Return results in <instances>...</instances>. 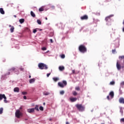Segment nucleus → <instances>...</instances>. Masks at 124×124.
I'll use <instances>...</instances> for the list:
<instances>
[{
	"label": "nucleus",
	"mask_w": 124,
	"mask_h": 124,
	"mask_svg": "<svg viewBox=\"0 0 124 124\" xmlns=\"http://www.w3.org/2000/svg\"><path fill=\"white\" fill-rule=\"evenodd\" d=\"M119 59L120 60V61H122V60H124V56H119Z\"/></svg>",
	"instance_id": "27"
},
{
	"label": "nucleus",
	"mask_w": 124,
	"mask_h": 124,
	"mask_svg": "<svg viewBox=\"0 0 124 124\" xmlns=\"http://www.w3.org/2000/svg\"><path fill=\"white\" fill-rule=\"evenodd\" d=\"M38 105H36L34 108V110H36L38 112L39 111V109L38 108Z\"/></svg>",
	"instance_id": "24"
},
{
	"label": "nucleus",
	"mask_w": 124,
	"mask_h": 124,
	"mask_svg": "<svg viewBox=\"0 0 124 124\" xmlns=\"http://www.w3.org/2000/svg\"><path fill=\"white\" fill-rule=\"evenodd\" d=\"M66 85H67V82L65 80H63L62 82H58V86L60 88H64Z\"/></svg>",
	"instance_id": "4"
},
{
	"label": "nucleus",
	"mask_w": 124,
	"mask_h": 124,
	"mask_svg": "<svg viewBox=\"0 0 124 124\" xmlns=\"http://www.w3.org/2000/svg\"><path fill=\"white\" fill-rule=\"evenodd\" d=\"M3 98L4 102H5V103H7V100H6V96H5V97H4Z\"/></svg>",
	"instance_id": "31"
},
{
	"label": "nucleus",
	"mask_w": 124,
	"mask_h": 124,
	"mask_svg": "<svg viewBox=\"0 0 124 124\" xmlns=\"http://www.w3.org/2000/svg\"><path fill=\"white\" fill-rule=\"evenodd\" d=\"M119 102L121 104H124V98L123 97H120L119 99Z\"/></svg>",
	"instance_id": "9"
},
{
	"label": "nucleus",
	"mask_w": 124,
	"mask_h": 124,
	"mask_svg": "<svg viewBox=\"0 0 124 124\" xmlns=\"http://www.w3.org/2000/svg\"><path fill=\"white\" fill-rule=\"evenodd\" d=\"M27 112L30 113H33L34 112V108L28 109Z\"/></svg>",
	"instance_id": "11"
},
{
	"label": "nucleus",
	"mask_w": 124,
	"mask_h": 124,
	"mask_svg": "<svg viewBox=\"0 0 124 124\" xmlns=\"http://www.w3.org/2000/svg\"><path fill=\"white\" fill-rule=\"evenodd\" d=\"M31 16H32V17H35V14L32 11L31 12Z\"/></svg>",
	"instance_id": "22"
},
{
	"label": "nucleus",
	"mask_w": 124,
	"mask_h": 124,
	"mask_svg": "<svg viewBox=\"0 0 124 124\" xmlns=\"http://www.w3.org/2000/svg\"><path fill=\"white\" fill-rule=\"evenodd\" d=\"M77 94H78L77 92H76V91H74L73 92V95H74V96H76Z\"/></svg>",
	"instance_id": "29"
},
{
	"label": "nucleus",
	"mask_w": 124,
	"mask_h": 124,
	"mask_svg": "<svg viewBox=\"0 0 124 124\" xmlns=\"http://www.w3.org/2000/svg\"><path fill=\"white\" fill-rule=\"evenodd\" d=\"M109 95H110L111 98H114V92H113V91L110 92L109 93Z\"/></svg>",
	"instance_id": "12"
},
{
	"label": "nucleus",
	"mask_w": 124,
	"mask_h": 124,
	"mask_svg": "<svg viewBox=\"0 0 124 124\" xmlns=\"http://www.w3.org/2000/svg\"><path fill=\"white\" fill-rule=\"evenodd\" d=\"M78 50L80 53H82L83 54L87 53V47L83 45H81L79 46Z\"/></svg>",
	"instance_id": "1"
},
{
	"label": "nucleus",
	"mask_w": 124,
	"mask_h": 124,
	"mask_svg": "<svg viewBox=\"0 0 124 124\" xmlns=\"http://www.w3.org/2000/svg\"><path fill=\"white\" fill-rule=\"evenodd\" d=\"M2 112H3V108H0V115H1V114H2Z\"/></svg>",
	"instance_id": "26"
},
{
	"label": "nucleus",
	"mask_w": 124,
	"mask_h": 124,
	"mask_svg": "<svg viewBox=\"0 0 124 124\" xmlns=\"http://www.w3.org/2000/svg\"><path fill=\"white\" fill-rule=\"evenodd\" d=\"M120 121L122 122V123H124V118H122Z\"/></svg>",
	"instance_id": "44"
},
{
	"label": "nucleus",
	"mask_w": 124,
	"mask_h": 124,
	"mask_svg": "<svg viewBox=\"0 0 124 124\" xmlns=\"http://www.w3.org/2000/svg\"><path fill=\"white\" fill-rule=\"evenodd\" d=\"M120 112L121 113L122 115H123L124 114V110H123V108H120Z\"/></svg>",
	"instance_id": "25"
},
{
	"label": "nucleus",
	"mask_w": 124,
	"mask_h": 124,
	"mask_svg": "<svg viewBox=\"0 0 124 124\" xmlns=\"http://www.w3.org/2000/svg\"><path fill=\"white\" fill-rule=\"evenodd\" d=\"M62 59H64V58H65V55L64 54H62L61 56Z\"/></svg>",
	"instance_id": "36"
},
{
	"label": "nucleus",
	"mask_w": 124,
	"mask_h": 124,
	"mask_svg": "<svg viewBox=\"0 0 124 124\" xmlns=\"http://www.w3.org/2000/svg\"><path fill=\"white\" fill-rule=\"evenodd\" d=\"M112 54H115V53H116V49H112Z\"/></svg>",
	"instance_id": "39"
},
{
	"label": "nucleus",
	"mask_w": 124,
	"mask_h": 124,
	"mask_svg": "<svg viewBox=\"0 0 124 124\" xmlns=\"http://www.w3.org/2000/svg\"><path fill=\"white\" fill-rule=\"evenodd\" d=\"M50 75H51V73H48V74H47V75H46L47 77H49V76H50Z\"/></svg>",
	"instance_id": "45"
},
{
	"label": "nucleus",
	"mask_w": 124,
	"mask_h": 124,
	"mask_svg": "<svg viewBox=\"0 0 124 124\" xmlns=\"http://www.w3.org/2000/svg\"><path fill=\"white\" fill-rule=\"evenodd\" d=\"M76 107L80 112H83V111H85V106L82 105V104H77L76 105Z\"/></svg>",
	"instance_id": "2"
},
{
	"label": "nucleus",
	"mask_w": 124,
	"mask_h": 124,
	"mask_svg": "<svg viewBox=\"0 0 124 124\" xmlns=\"http://www.w3.org/2000/svg\"><path fill=\"white\" fill-rule=\"evenodd\" d=\"M22 94H23V95H25L26 94H28V93H27L26 92H23L22 93Z\"/></svg>",
	"instance_id": "37"
},
{
	"label": "nucleus",
	"mask_w": 124,
	"mask_h": 124,
	"mask_svg": "<svg viewBox=\"0 0 124 124\" xmlns=\"http://www.w3.org/2000/svg\"><path fill=\"white\" fill-rule=\"evenodd\" d=\"M15 28L14 26H12L11 29H10V31L11 32H13L14 31V30H15Z\"/></svg>",
	"instance_id": "21"
},
{
	"label": "nucleus",
	"mask_w": 124,
	"mask_h": 124,
	"mask_svg": "<svg viewBox=\"0 0 124 124\" xmlns=\"http://www.w3.org/2000/svg\"><path fill=\"white\" fill-rule=\"evenodd\" d=\"M37 30H39V29L38 28L35 29H33V33H35L36 32V31H37Z\"/></svg>",
	"instance_id": "32"
},
{
	"label": "nucleus",
	"mask_w": 124,
	"mask_h": 124,
	"mask_svg": "<svg viewBox=\"0 0 124 124\" xmlns=\"http://www.w3.org/2000/svg\"><path fill=\"white\" fill-rule=\"evenodd\" d=\"M109 85H115V81H111V82L109 83Z\"/></svg>",
	"instance_id": "28"
},
{
	"label": "nucleus",
	"mask_w": 124,
	"mask_h": 124,
	"mask_svg": "<svg viewBox=\"0 0 124 124\" xmlns=\"http://www.w3.org/2000/svg\"><path fill=\"white\" fill-rule=\"evenodd\" d=\"M44 11V9H43V8H40L39 9V11H40V12H41L42 11Z\"/></svg>",
	"instance_id": "34"
},
{
	"label": "nucleus",
	"mask_w": 124,
	"mask_h": 124,
	"mask_svg": "<svg viewBox=\"0 0 124 124\" xmlns=\"http://www.w3.org/2000/svg\"><path fill=\"white\" fill-rule=\"evenodd\" d=\"M49 121H52V119L49 118Z\"/></svg>",
	"instance_id": "51"
},
{
	"label": "nucleus",
	"mask_w": 124,
	"mask_h": 124,
	"mask_svg": "<svg viewBox=\"0 0 124 124\" xmlns=\"http://www.w3.org/2000/svg\"><path fill=\"white\" fill-rule=\"evenodd\" d=\"M110 18H111V16H107V17H106L105 20L106 21V22H108L109 20H110Z\"/></svg>",
	"instance_id": "18"
},
{
	"label": "nucleus",
	"mask_w": 124,
	"mask_h": 124,
	"mask_svg": "<svg viewBox=\"0 0 124 124\" xmlns=\"http://www.w3.org/2000/svg\"><path fill=\"white\" fill-rule=\"evenodd\" d=\"M20 71H24V68H19Z\"/></svg>",
	"instance_id": "43"
},
{
	"label": "nucleus",
	"mask_w": 124,
	"mask_h": 124,
	"mask_svg": "<svg viewBox=\"0 0 124 124\" xmlns=\"http://www.w3.org/2000/svg\"><path fill=\"white\" fill-rule=\"evenodd\" d=\"M59 70H60V71H62L63 70H64V66H60L59 67Z\"/></svg>",
	"instance_id": "15"
},
{
	"label": "nucleus",
	"mask_w": 124,
	"mask_h": 124,
	"mask_svg": "<svg viewBox=\"0 0 124 124\" xmlns=\"http://www.w3.org/2000/svg\"><path fill=\"white\" fill-rule=\"evenodd\" d=\"M23 98H24V99H27V96H24Z\"/></svg>",
	"instance_id": "49"
},
{
	"label": "nucleus",
	"mask_w": 124,
	"mask_h": 124,
	"mask_svg": "<svg viewBox=\"0 0 124 124\" xmlns=\"http://www.w3.org/2000/svg\"><path fill=\"white\" fill-rule=\"evenodd\" d=\"M60 94H61L62 95L64 94V91H61L60 92Z\"/></svg>",
	"instance_id": "33"
},
{
	"label": "nucleus",
	"mask_w": 124,
	"mask_h": 124,
	"mask_svg": "<svg viewBox=\"0 0 124 124\" xmlns=\"http://www.w3.org/2000/svg\"><path fill=\"white\" fill-rule=\"evenodd\" d=\"M39 109L41 110V111H43L44 110V108L43 107L41 106L39 107Z\"/></svg>",
	"instance_id": "38"
},
{
	"label": "nucleus",
	"mask_w": 124,
	"mask_h": 124,
	"mask_svg": "<svg viewBox=\"0 0 124 124\" xmlns=\"http://www.w3.org/2000/svg\"><path fill=\"white\" fill-rule=\"evenodd\" d=\"M9 27H10L11 28V27H12V26H11V25H9Z\"/></svg>",
	"instance_id": "53"
},
{
	"label": "nucleus",
	"mask_w": 124,
	"mask_h": 124,
	"mask_svg": "<svg viewBox=\"0 0 124 124\" xmlns=\"http://www.w3.org/2000/svg\"><path fill=\"white\" fill-rule=\"evenodd\" d=\"M45 103H43V105H45Z\"/></svg>",
	"instance_id": "55"
},
{
	"label": "nucleus",
	"mask_w": 124,
	"mask_h": 124,
	"mask_svg": "<svg viewBox=\"0 0 124 124\" xmlns=\"http://www.w3.org/2000/svg\"><path fill=\"white\" fill-rule=\"evenodd\" d=\"M46 20H48V18L47 17L45 18Z\"/></svg>",
	"instance_id": "52"
},
{
	"label": "nucleus",
	"mask_w": 124,
	"mask_h": 124,
	"mask_svg": "<svg viewBox=\"0 0 124 124\" xmlns=\"http://www.w3.org/2000/svg\"><path fill=\"white\" fill-rule=\"evenodd\" d=\"M44 95H49L50 94V93L48 92H45L43 93Z\"/></svg>",
	"instance_id": "20"
},
{
	"label": "nucleus",
	"mask_w": 124,
	"mask_h": 124,
	"mask_svg": "<svg viewBox=\"0 0 124 124\" xmlns=\"http://www.w3.org/2000/svg\"><path fill=\"white\" fill-rule=\"evenodd\" d=\"M40 31H42V29L40 30Z\"/></svg>",
	"instance_id": "57"
},
{
	"label": "nucleus",
	"mask_w": 124,
	"mask_h": 124,
	"mask_svg": "<svg viewBox=\"0 0 124 124\" xmlns=\"http://www.w3.org/2000/svg\"><path fill=\"white\" fill-rule=\"evenodd\" d=\"M52 79L54 82H57V81H59V78H53Z\"/></svg>",
	"instance_id": "23"
},
{
	"label": "nucleus",
	"mask_w": 124,
	"mask_h": 124,
	"mask_svg": "<svg viewBox=\"0 0 124 124\" xmlns=\"http://www.w3.org/2000/svg\"><path fill=\"white\" fill-rule=\"evenodd\" d=\"M35 81V78H32L30 80L29 82L30 84H31V83H34Z\"/></svg>",
	"instance_id": "16"
},
{
	"label": "nucleus",
	"mask_w": 124,
	"mask_h": 124,
	"mask_svg": "<svg viewBox=\"0 0 124 124\" xmlns=\"http://www.w3.org/2000/svg\"><path fill=\"white\" fill-rule=\"evenodd\" d=\"M17 70V69H16V68L13 67L10 69H9V72L7 73L6 74V75H10V72H12V71H14V72H16V71Z\"/></svg>",
	"instance_id": "7"
},
{
	"label": "nucleus",
	"mask_w": 124,
	"mask_h": 124,
	"mask_svg": "<svg viewBox=\"0 0 124 124\" xmlns=\"http://www.w3.org/2000/svg\"><path fill=\"white\" fill-rule=\"evenodd\" d=\"M72 73H73V74H75V70H72Z\"/></svg>",
	"instance_id": "47"
},
{
	"label": "nucleus",
	"mask_w": 124,
	"mask_h": 124,
	"mask_svg": "<svg viewBox=\"0 0 124 124\" xmlns=\"http://www.w3.org/2000/svg\"><path fill=\"white\" fill-rule=\"evenodd\" d=\"M104 124V123H102V124Z\"/></svg>",
	"instance_id": "59"
},
{
	"label": "nucleus",
	"mask_w": 124,
	"mask_h": 124,
	"mask_svg": "<svg viewBox=\"0 0 124 124\" xmlns=\"http://www.w3.org/2000/svg\"><path fill=\"white\" fill-rule=\"evenodd\" d=\"M80 19L82 21L84 20H88L89 19V16H88V15H84L83 16H81Z\"/></svg>",
	"instance_id": "8"
},
{
	"label": "nucleus",
	"mask_w": 124,
	"mask_h": 124,
	"mask_svg": "<svg viewBox=\"0 0 124 124\" xmlns=\"http://www.w3.org/2000/svg\"><path fill=\"white\" fill-rule=\"evenodd\" d=\"M5 94H0V100H2V98L5 97Z\"/></svg>",
	"instance_id": "14"
},
{
	"label": "nucleus",
	"mask_w": 124,
	"mask_h": 124,
	"mask_svg": "<svg viewBox=\"0 0 124 124\" xmlns=\"http://www.w3.org/2000/svg\"><path fill=\"white\" fill-rule=\"evenodd\" d=\"M14 17H15V18H16V16H14Z\"/></svg>",
	"instance_id": "56"
},
{
	"label": "nucleus",
	"mask_w": 124,
	"mask_h": 124,
	"mask_svg": "<svg viewBox=\"0 0 124 124\" xmlns=\"http://www.w3.org/2000/svg\"><path fill=\"white\" fill-rule=\"evenodd\" d=\"M37 22L39 25H41V21H40V20L37 19Z\"/></svg>",
	"instance_id": "30"
},
{
	"label": "nucleus",
	"mask_w": 124,
	"mask_h": 124,
	"mask_svg": "<svg viewBox=\"0 0 124 124\" xmlns=\"http://www.w3.org/2000/svg\"><path fill=\"white\" fill-rule=\"evenodd\" d=\"M119 93H120V94H122L123 92L122 91V90H121V89H119Z\"/></svg>",
	"instance_id": "41"
},
{
	"label": "nucleus",
	"mask_w": 124,
	"mask_h": 124,
	"mask_svg": "<svg viewBox=\"0 0 124 124\" xmlns=\"http://www.w3.org/2000/svg\"><path fill=\"white\" fill-rule=\"evenodd\" d=\"M121 86H124V81H122V82L121 83Z\"/></svg>",
	"instance_id": "42"
},
{
	"label": "nucleus",
	"mask_w": 124,
	"mask_h": 124,
	"mask_svg": "<svg viewBox=\"0 0 124 124\" xmlns=\"http://www.w3.org/2000/svg\"><path fill=\"white\" fill-rule=\"evenodd\" d=\"M31 76H29V78H31Z\"/></svg>",
	"instance_id": "54"
},
{
	"label": "nucleus",
	"mask_w": 124,
	"mask_h": 124,
	"mask_svg": "<svg viewBox=\"0 0 124 124\" xmlns=\"http://www.w3.org/2000/svg\"><path fill=\"white\" fill-rule=\"evenodd\" d=\"M38 67L40 69H48V67L47 65L43 63H39L38 64Z\"/></svg>",
	"instance_id": "3"
},
{
	"label": "nucleus",
	"mask_w": 124,
	"mask_h": 124,
	"mask_svg": "<svg viewBox=\"0 0 124 124\" xmlns=\"http://www.w3.org/2000/svg\"><path fill=\"white\" fill-rule=\"evenodd\" d=\"M50 41L51 43H53V39H50Z\"/></svg>",
	"instance_id": "48"
},
{
	"label": "nucleus",
	"mask_w": 124,
	"mask_h": 124,
	"mask_svg": "<svg viewBox=\"0 0 124 124\" xmlns=\"http://www.w3.org/2000/svg\"><path fill=\"white\" fill-rule=\"evenodd\" d=\"M46 49H47V48H46V47H42V50L43 51H46Z\"/></svg>",
	"instance_id": "40"
},
{
	"label": "nucleus",
	"mask_w": 124,
	"mask_h": 124,
	"mask_svg": "<svg viewBox=\"0 0 124 124\" xmlns=\"http://www.w3.org/2000/svg\"><path fill=\"white\" fill-rule=\"evenodd\" d=\"M120 63H121V62H120L119 61L117 62L116 67L118 70H121V69H122V68H124V66L122 67V66H121V65L120 64Z\"/></svg>",
	"instance_id": "6"
},
{
	"label": "nucleus",
	"mask_w": 124,
	"mask_h": 124,
	"mask_svg": "<svg viewBox=\"0 0 124 124\" xmlns=\"http://www.w3.org/2000/svg\"><path fill=\"white\" fill-rule=\"evenodd\" d=\"M23 114L22 112H20V110L18 109L16 111V117L17 118V119H20L21 116H22Z\"/></svg>",
	"instance_id": "5"
},
{
	"label": "nucleus",
	"mask_w": 124,
	"mask_h": 124,
	"mask_svg": "<svg viewBox=\"0 0 124 124\" xmlns=\"http://www.w3.org/2000/svg\"><path fill=\"white\" fill-rule=\"evenodd\" d=\"M0 13L1 14H4V11L3 10V9L2 8H0Z\"/></svg>",
	"instance_id": "17"
},
{
	"label": "nucleus",
	"mask_w": 124,
	"mask_h": 124,
	"mask_svg": "<svg viewBox=\"0 0 124 124\" xmlns=\"http://www.w3.org/2000/svg\"><path fill=\"white\" fill-rule=\"evenodd\" d=\"M66 124H69V123L68 122H66Z\"/></svg>",
	"instance_id": "50"
},
{
	"label": "nucleus",
	"mask_w": 124,
	"mask_h": 124,
	"mask_svg": "<svg viewBox=\"0 0 124 124\" xmlns=\"http://www.w3.org/2000/svg\"><path fill=\"white\" fill-rule=\"evenodd\" d=\"M75 90L76 91H80V87H79V86H78L75 88Z\"/></svg>",
	"instance_id": "35"
},
{
	"label": "nucleus",
	"mask_w": 124,
	"mask_h": 124,
	"mask_svg": "<svg viewBox=\"0 0 124 124\" xmlns=\"http://www.w3.org/2000/svg\"><path fill=\"white\" fill-rule=\"evenodd\" d=\"M20 89L18 87H16L14 89V91L16 93H19Z\"/></svg>",
	"instance_id": "13"
},
{
	"label": "nucleus",
	"mask_w": 124,
	"mask_h": 124,
	"mask_svg": "<svg viewBox=\"0 0 124 124\" xmlns=\"http://www.w3.org/2000/svg\"><path fill=\"white\" fill-rule=\"evenodd\" d=\"M19 23H20V24H23V23H24V22H25V19L24 18H21L20 19H19Z\"/></svg>",
	"instance_id": "19"
},
{
	"label": "nucleus",
	"mask_w": 124,
	"mask_h": 124,
	"mask_svg": "<svg viewBox=\"0 0 124 124\" xmlns=\"http://www.w3.org/2000/svg\"><path fill=\"white\" fill-rule=\"evenodd\" d=\"M20 109H22V108H20Z\"/></svg>",
	"instance_id": "58"
},
{
	"label": "nucleus",
	"mask_w": 124,
	"mask_h": 124,
	"mask_svg": "<svg viewBox=\"0 0 124 124\" xmlns=\"http://www.w3.org/2000/svg\"><path fill=\"white\" fill-rule=\"evenodd\" d=\"M107 98L108 100H110V97L109 96H107Z\"/></svg>",
	"instance_id": "46"
},
{
	"label": "nucleus",
	"mask_w": 124,
	"mask_h": 124,
	"mask_svg": "<svg viewBox=\"0 0 124 124\" xmlns=\"http://www.w3.org/2000/svg\"><path fill=\"white\" fill-rule=\"evenodd\" d=\"M70 100L71 102H75V101H77V98L71 97V98H70Z\"/></svg>",
	"instance_id": "10"
}]
</instances>
